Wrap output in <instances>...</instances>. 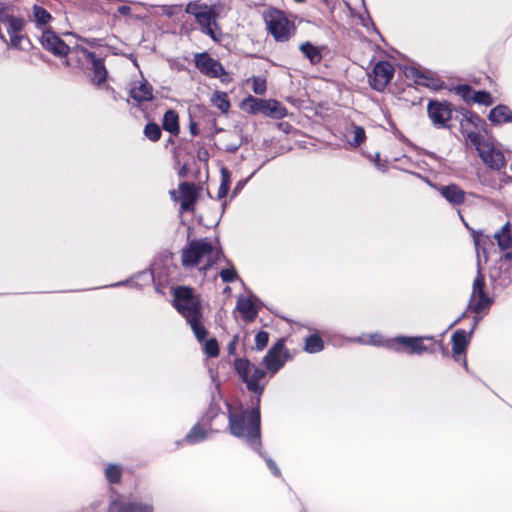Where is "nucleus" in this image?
<instances>
[{
	"mask_svg": "<svg viewBox=\"0 0 512 512\" xmlns=\"http://www.w3.org/2000/svg\"><path fill=\"white\" fill-rule=\"evenodd\" d=\"M394 67L388 61H379L368 75L370 86L376 91H383L394 76Z\"/></svg>",
	"mask_w": 512,
	"mask_h": 512,
	"instance_id": "9b49d317",
	"label": "nucleus"
},
{
	"mask_svg": "<svg viewBox=\"0 0 512 512\" xmlns=\"http://www.w3.org/2000/svg\"><path fill=\"white\" fill-rule=\"evenodd\" d=\"M461 113L463 115V118L460 120L461 132L468 137L469 132H475L474 130L469 129V126L471 125L477 129L482 122V119L477 114L469 112L465 109H462Z\"/></svg>",
	"mask_w": 512,
	"mask_h": 512,
	"instance_id": "bb28decb",
	"label": "nucleus"
},
{
	"mask_svg": "<svg viewBox=\"0 0 512 512\" xmlns=\"http://www.w3.org/2000/svg\"><path fill=\"white\" fill-rule=\"evenodd\" d=\"M209 6L204 3H200L199 1L189 2L186 6V13L193 15L196 17L197 13L203 12Z\"/></svg>",
	"mask_w": 512,
	"mask_h": 512,
	"instance_id": "49530a36",
	"label": "nucleus"
},
{
	"mask_svg": "<svg viewBox=\"0 0 512 512\" xmlns=\"http://www.w3.org/2000/svg\"><path fill=\"white\" fill-rule=\"evenodd\" d=\"M201 317L202 316H194L186 320L189 323L195 337L200 342L205 340L208 335L207 329L199 321Z\"/></svg>",
	"mask_w": 512,
	"mask_h": 512,
	"instance_id": "7c9ffc66",
	"label": "nucleus"
},
{
	"mask_svg": "<svg viewBox=\"0 0 512 512\" xmlns=\"http://www.w3.org/2000/svg\"><path fill=\"white\" fill-rule=\"evenodd\" d=\"M214 262L215 261H208L202 268L201 270L206 273L207 270H209L213 265H214Z\"/></svg>",
	"mask_w": 512,
	"mask_h": 512,
	"instance_id": "13d9d810",
	"label": "nucleus"
},
{
	"mask_svg": "<svg viewBox=\"0 0 512 512\" xmlns=\"http://www.w3.org/2000/svg\"><path fill=\"white\" fill-rule=\"evenodd\" d=\"M479 319H480V318H479V317H477V316H475V317H474V323H473V325H472L471 330L468 332V336H469V337H471V336H472V333H473V331H474L475 327L477 326Z\"/></svg>",
	"mask_w": 512,
	"mask_h": 512,
	"instance_id": "4d7b16f0",
	"label": "nucleus"
},
{
	"mask_svg": "<svg viewBox=\"0 0 512 512\" xmlns=\"http://www.w3.org/2000/svg\"><path fill=\"white\" fill-rule=\"evenodd\" d=\"M471 236L473 238L475 250H476V258H480V251L484 255L485 261L488 260V254L485 249V244L489 240L488 236H484L480 231H476L474 229H470Z\"/></svg>",
	"mask_w": 512,
	"mask_h": 512,
	"instance_id": "c85d7f7f",
	"label": "nucleus"
},
{
	"mask_svg": "<svg viewBox=\"0 0 512 512\" xmlns=\"http://www.w3.org/2000/svg\"><path fill=\"white\" fill-rule=\"evenodd\" d=\"M466 316V312H463L450 326H454L459 323Z\"/></svg>",
	"mask_w": 512,
	"mask_h": 512,
	"instance_id": "bf43d9fd",
	"label": "nucleus"
},
{
	"mask_svg": "<svg viewBox=\"0 0 512 512\" xmlns=\"http://www.w3.org/2000/svg\"><path fill=\"white\" fill-rule=\"evenodd\" d=\"M235 310L242 314L246 322H252L258 315V309L250 298L239 296L236 303Z\"/></svg>",
	"mask_w": 512,
	"mask_h": 512,
	"instance_id": "5701e85b",
	"label": "nucleus"
},
{
	"mask_svg": "<svg viewBox=\"0 0 512 512\" xmlns=\"http://www.w3.org/2000/svg\"><path fill=\"white\" fill-rule=\"evenodd\" d=\"M219 276L225 283H231L238 279L237 271L233 266L230 268L222 269L219 273Z\"/></svg>",
	"mask_w": 512,
	"mask_h": 512,
	"instance_id": "79ce46f5",
	"label": "nucleus"
},
{
	"mask_svg": "<svg viewBox=\"0 0 512 512\" xmlns=\"http://www.w3.org/2000/svg\"><path fill=\"white\" fill-rule=\"evenodd\" d=\"M472 100L475 103L483 104L485 106H490L494 102L493 96L488 91H484V90H479V91L474 92Z\"/></svg>",
	"mask_w": 512,
	"mask_h": 512,
	"instance_id": "58836bf2",
	"label": "nucleus"
},
{
	"mask_svg": "<svg viewBox=\"0 0 512 512\" xmlns=\"http://www.w3.org/2000/svg\"><path fill=\"white\" fill-rule=\"evenodd\" d=\"M494 238L500 249L507 250L512 248L511 224L507 221L502 228L494 234Z\"/></svg>",
	"mask_w": 512,
	"mask_h": 512,
	"instance_id": "cd10ccee",
	"label": "nucleus"
},
{
	"mask_svg": "<svg viewBox=\"0 0 512 512\" xmlns=\"http://www.w3.org/2000/svg\"><path fill=\"white\" fill-rule=\"evenodd\" d=\"M220 174H221V182H220V186L218 188V193H217L218 199H222L227 195V193L229 191V187H230V182H231V173L228 170V168L223 166L220 169Z\"/></svg>",
	"mask_w": 512,
	"mask_h": 512,
	"instance_id": "2f4dec72",
	"label": "nucleus"
},
{
	"mask_svg": "<svg viewBox=\"0 0 512 512\" xmlns=\"http://www.w3.org/2000/svg\"><path fill=\"white\" fill-rule=\"evenodd\" d=\"M324 348L322 338L317 334H312L306 338L305 350L308 353H318Z\"/></svg>",
	"mask_w": 512,
	"mask_h": 512,
	"instance_id": "72a5a7b5",
	"label": "nucleus"
},
{
	"mask_svg": "<svg viewBox=\"0 0 512 512\" xmlns=\"http://www.w3.org/2000/svg\"><path fill=\"white\" fill-rule=\"evenodd\" d=\"M205 353L209 357H217L219 355V345L215 338H211L205 342L204 345Z\"/></svg>",
	"mask_w": 512,
	"mask_h": 512,
	"instance_id": "c03bdc74",
	"label": "nucleus"
},
{
	"mask_svg": "<svg viewBox=\"0 0 512 512\" xmlns=\"http://www.w3.org/2000/svg\"><path fill=\"white\" fill-rule=\"evenodd\" d=\"M168 143H173V139L170 137L168 140H167Z\"/></svg>",
	"mask_w": 512,
	"mask_h": 512,
	"instance_id": "774afa93",
	"label": "nucleus"
},
{
	"mask_svg": "<svg viewBox=\"0 0 512 512\" xmlns=\"http://www.w3.org/2000/svg\"><path fill=\"white\" fill-rule=\"evenodd\" d=\"M468 139L475 147L481 160L493 170L502 169L506 162L503 153L486 141L479 133L469 132Z\"/></svg>",
	"mask_w": 512,
	"mask_h": 512,
	"instance_id": "20e7f679",
	"label": "nucleus"
},
{
	"mask_svg": "<svg viewBox=\"0 0 512 512\" xmlns=\"http://www.w3.org/2000/svg\"><path fill=\"white\" fill-rule=\"evenodd\" d=\"M220 255H221L222 257H224V255L222 254V251H218V252H217V258H218V259H219V256H220Z\"/></svg>",
	"mask_w": 512,
	"mask_h": 512,
	"instance_id": "338daca9",
	"label": "nucleus"
},
{
	"mask_svg": "<svg viewBox=\"0 0 512 512\" xmlns=\"http://www.w3.org/2000/svg\"><path fill=\"white\" fill-rule=\"evenodd\" d=\"M40 42L45 50L59 57L67 56L70 51L69 46L51 30L43 31Z\"/></svg>",
	"mask_w": 512,
	"mask_h": 512,
	"instance_id": "ddd939ff",
	"label": "nucleus"
},
{
	"mask_svg": "<svg viewBox=\"0 0 512 512\" xmlns=\"http://www.w3.org/2000/svg\"><path fill=\"white\" fill-rule=\"evenodd\" d=\"M236 347L237 345L234 344V342H229L228 345H227V351L230 355H235L236 354Z\"/></svg>",
	"mask_w": 512,
	"mask_h": 512,
	"instance_id": "6e6d98bb",
	"label": "nucleus"
},
{
	"mask_svg": "<svg viewBox=\"0 0 512 512\" xmlns=\"http://www.w3.org/2000/svg\"><path fill=\"white\" fill-rule=\"evenodd\" d=\"M247 443L250 446H252L265 459V462H266L268 468L273 473V475H275L277 477L281 475L280 469L278 468V466L274 462V460L272 458L268 457V456H265L264 453L261 451V444L259 446H257L256 443H254L253 445L250 444L248 441H247Z\"/></svg>",
	"mask_w": 512,
	"mask_h": 512,
	"instance_id": "ea45409f",
	"label": "nucleus"
},
{
	"mask_svg": "<svg viewBox=\"0 0 512 512\" xmlns=\"http://www.w3.org/2000/svg\"><path fill=\"white\" fill-rule=\"evenodd\" d=\"M109 512H153V507L149 504H143L135 501L116 499L111 501Z\"/></svg>",
	"mask_w": 512,
	"mask_h": 512,
	"instance_id": "dca6fc26",
	"label": "nucleus"
},
{
	"mask_svg": "<svg viewBox=\"0 0 512 512\" xmlns=\"http://www.w3.org/2000/svg\"><path fill=\"white\" fill-rule=\"evenodd\" d=\"M253 91L255 94L262 95L266 91V81L259 77L253 79Z\"/></svg>",
	"mask_w": 512,
	"mask_h": 512,
	"instance_id": "09e8293b",
	"label": "nucleus"
},
{
	"mask_svg": "<svg viewBox=\"0 0 512 512\" xmlns=\"http://www.w3.org/2000/svg\"><path fill=\"white\" fill-rule=\"evenodd\" d=\"M353 135V140L349 141V143L354 147H358L366 138L363 127L358 125L353 126Z\"/></svg>",
	"mask_w": 512,
	"mask_h": 512,
	"instance_id": "37998d69",
	"label": "nucleus"
},
{
	"mask_svg": "<svg viewBox=\"0 0 512 512\" xmlns=\"http://www.w3.org/2000/svg\"><path fill=\"white\" fill-rule=\"evenodd\" d=\"M153 88L152 86L146 81L143 80L138 85H134L131 87L129 91V95L132 99L137 101L138 103L145 102V101H152L153 100Z\"/></svg>",
	"mask_w": 512,
	"mask_h": 512,
	"instance_id": "b1692460",
	"label": "nucleus"
},
{
	"mask_svg": "<svg viewBox=\"0 0 512 512\" xmlns=\"http://www.w3.org/2000/svg\"><path fill=\"white\" fill-rule=\"evenodd\" d=\"M264 19L268 32L277 42H286L295 34L294 22L289 20L281 10L270 9L264 15Z\"/></svg>",
	"mask_w": 512,
	"mask_h": 512,
	"instance_id": "7ed1b4c3",
	"label": "nucleus"
},
{
	"mask_svg": "<svg viewBox=\"0 0 512 512\" xmlns=\"http://www.w3.org/2000/svg\"><path fill=\"white\" fill-rule=\"evenodd\" d=\"M144 135L151 141L156 142L161 138L162 132L159 125L155 122H149L144 127Z\"/></svg>",
	"mask_w": 512,
	"mask_h": 512,
	"instance_id": "c9c22d12",
	"label": "nucleus"
},
{
	"mask_svg": "<svg viewBox=\"0 0 512 512\" xmlns=\"http://www.w3.org/2000/svg\"><path fill=\"white\" fill-rule=\"evenodd\" d=\"M250 370L252 373H248L243 382L247 389L256 395L251 399L252 407L235 413L232 411L231 405L227 403L228 427L233 436L245 438L250 444L256 443L259 446L261 438L260 398L266 384V382L261 384V380L265 378L266 371L255 365H252Z\"/></svg>",
	"mask_w": 512,
	"mask_h": 512,
	"instance_id": "f257e3e1",
	"label": "nucleus"
},
{
	"mask_svg": "<svg viewBox=\"0 0 512 512\" xmlns=\"http://www.w3.org/2000/svg\"><path fill=\"white\" fill-rule=\"evenodd\" d=\"M230 342H234V344H236V345H237V344H238V342H239V335H238V334H235V335L233 336V338L230 340Z\"/></svg>",
	"mask_w": 512,
	"mask_h": 512,
	"instance_id": "0e129e2a",
	"label": "nucleus"
},
{
	"mask_svg": "<svg viewBox=\"0 0 512 512\" xmlns=\"http://www.w3.org/2000/svg\"><path fill=\"white\" fill-rule=\"evenodd\" d=\"M299 50L302 52L304 57L309 60L311 65H317L323 59V55L319 47L315 46L309 41L301 43Z\"/></svg>",
	"mask_w": 512,
	"mask_h": 512,
	"instance_id": "393cba45",
	"label": "nucleus"
},
{
	"mask_svg": "<svg viewBox=\"0 0 512 512\" xmlns=\"http://www.w3.org/2000/svg\"><path fill=\"white\" fill-rule=\"evenodd\" d=\"M503 259L512 260V251H508L503 255Z\"/></svg>",
	"mask_w": 512,
	"mask_h": 512,
	"instance_id": "052dcab7",
	"label": "nucleus"
},
{
	"mask_svg": "<svg viewBox=\"0 0 512 512\" xmlns=\"http://www.w3.org/2000/svg\"><path fill=\"white\" fill-rule=\"evenodd\" d=\"M405 76L412 79L417 85L425 86L428 88L438 89L439 80L426 75L415 67H409L405 70Z\"/></svg>",
	"mask_w": 512,
	"mask_h": 512,
	"instance_id": "412c9836",
	"label": "nucleus"
},
{
	"mask_svg": "<svg viewBox=\"0 0 512 512\" xmlns=\"http://www.w3.org/2000/svg\"><path fill=\"white\" fill-rule=\"evenodd\" d=\"M477 274L473 281L468 309L476 314L490 307L492 299L485 292V277L482 273L481 260L477 257Z\"/></svg>",
	"mask_w": 512,
	"mask_h": 512,
	"instance_id": "423d86ee",
	"label": "nucleus"
},
{
	"mask_svg": "<svg viewBox=\"0 0 512 512\" xmlns=\"http://www.w3.org/2000/svg\"><path fill=\"white\" fill-rule=\"evenodd\" d=\"M206 437H207V433H206L205 429L202 428L199 423H197L187 433V435L185 437V441H187L191 444H195V443L203 441L204 439H206Z\"/></svg>",
	"mask_w": 512,
	"mask_h": 512,
	"instance_id": "473e14b6",
	"label": "nucleus"
},
{
	"mask_svg": "<svg viewBox=\"0 0 512 512\" xmlns=\"http://www.w3.org/2000/svg\"><path fill=\"white\" fill-rule=\"evenodd\" d=\"M79 51L83 54L86 60H88L92 64V82L96 85H101L104 82H106L108 72L106 70L104 60L102 58H97L94 52L89 51L86 48H79Z\"/></svg>",
	"mask_w": 512,
	"mask_h": 512,
	"instance_id": "2eb2a0df",
	"label": "nucleus"
},
{
	"mask_svg": "<svg viewBox=\"0 0 512 512\" xmlns=\"http://www.w3.org/2000/svg\"><path fill=\"white\" fill-rule=\"evenodd\" d=\"M489 121L494 125L512 122V110L505 104H498L488 114Z\"/></svg>",
	"mask_w": 512,
	"mask_h": 512,
	"instance_id": "4be33fe9",
	"label": "nucleus"
},
{
	"mask_svg": "<svg viewBox=\"0 0 512 512\" xmlns=\"http://www.w3.org/2000/svg\"><path fill=\"white\" fill-rule=\"evenodd\" d=\"M186 172H187V168H186V166H183V167L180 169V171H179V175H180L181 177H185V176H186Z\"/></svg>",
	"mask_w": 512,
	"mask_h": 512,
	"instance_id": "680f3d73",
	"label": "nucleus"
},
{
	"mask_svg": "<svg viewBox=\"0 0 512 512\" xmlns=\"http://www.w3.org/2000/svg\"><path fill=\"white\" fill-rule=\"evenodd\" d=\"M33 15H34L35 21L40 25L47 24L51 19L50 13L46 9H44L43 7L38 6V5H34Z\"/></svg>",
	"mask_w": 512,
	"mask_h": 512,
	"instance_id": "4c0bfd02",
	"label": "nucleus"
},
{
	"mask_svg": "<svg viewBox=\"0 0 512 512\" xmlns=\"http://www.w3.org/2000/svg\"><path fill=\"white\" fill-rule=\"evenodd\" d=\"M246 182L247 180H240L234 187L233 195H236L239 191H241L242 188L245 186Z\"/></svg>",
	"mask_w": 512,
	"mask_h": 512,
	"instance_id": "5fc2aeb1",
	"label": "nucleus"
},
{
	"mask_svg": "<svg viewBox=\"0 0 512 512\" xmlns=\"http://www.w3.org/2000/svg\"><path fill=\"white\" fill-rule=\"evenodd\" d=\"M122 471L120 466L110 464L105 469V476L111 484L119 483L121 480Z\"/></svg>",
	"mask_w": 512,
	"mask_h": 512,
	"instance_id": "e433bc0d",
	"label": "nucleus"
},
{
	"mask_svg": "<svg viewBox=\"0 0 512 512\" xmlns=\"http://www.w3.org/2000/svg\"><path fill=\"white\" fill-rule=\"evenodd\" d=\"M251 367L252 365L246 358H236L234 361V369L242 381L247 378V374L250 373Z\"/></svg>",
	"mask_w": 512,
	"mask_h": 512,
	"instance_id": "f704fd0d",
	"label": "nucleus"
},
{
	"mask_svg": "<svg viewBox=\"0 0 512 512\" xmlns=\"http://www.w3.org/2000/svg\"><path fill=\"white\" fill-rule=\"evenodd\" d=\"M162 127L171 135L177 136L179 134V116L175 110L169 109L164 113Z\"/></svg>",
	"mask_w": 512,
	"mask_h": 512,
	"instance_id": "a878e982",
	"label": "nucleus"
},
{
	"mask_svg": "<svg viewBox=\"0 0 512 512\" xmlns=\"http://www.w3.org/2000/svg\"><path fill=\"white\" fill-rule=\"evenodd\" d=\"M241 143H230L225 146V151L230 153H236L240 148Z\"/></svg>",
	"mask_w": 512,
	"mask_h": 512,
	"instance_id": "8fccbe9b",
	"label": "nucleus"
},
{
	"mask_svg": "<svg viewBox=\"0 0 512 512\" xmlns=\"http://www.w3.org/2000/svg\"><path fill=\"white\" fill-rule=\"evenodd\" d=\"M0 21L6 27L11 47L20 49L22 40L29 41L27 36L23 34L25 22L22 18L0 12Z\"/></svg>",
	"mask_w": 512,
	"mask_h": 512,
	"instance_id": "9d476101",
	"label": "nucleus"
},
{
	"mask_svg": "<svg viewBox=\"0 0 512 512\" xmlns=\"http://www.w3.org/2000/svg\"><path fill=\"white\" fill-rule=\"evenodd\" d=\"M211 103L217 107L222 113L228 112L230 109V101L228 95L225 92L216 91L211 96Z\"/></svg>",
	"mask_w": 512,
	"mask_h": 512,
	"instance_id": "c756f323",
	"label": "nucleus"
},
{
	"mask_svg": "<svg viewBox=\"0 0 512 512\" xmlns=\"http://www.w3.org/2000/svg\"><path fill=\"white\" fill-rule=\"evenodd\" d=\"M242 106L250 114L261 113L275 119H281L287 114L285 106L279 101L272 99L266 100L248 96L242 102Z\"/></svg>",
	"mask_w": 512,
	"mask_h": 512,
	"instance_id": "39448f33",
	"label": "nucleus"
},
{
	"mask_svg": "<svg viewBox=\"0 0 512 512\" xmlns=\"http://www.w3.org/2000/svg\"><path fill=\"white\" fill-rule=\"evenodd\" d=\"M173 306L187 320L194 316H202L199 296L193 288L188 286H176L172 291Z\"/></svg>",
	"mask_w": 512,
	"mask_h": 512,
	"instance_id": "f03ea898",
	"label": "nucleus"
},
{
	"mask_svg": "<svg viewBox=\"0 0 512 512\" xmlns=\"http://www.w3.org/2000/svg\"><path fill=\"white\" fill-rule=\"evenodd\" d=\"M438 191L453 206H459L465 201V192L454 183L440 186Z\"/></svg>",
	"mask_w": 512,
	"mask_h": 512,
	"instance_id": "6ab92c4d",
	"label": "nucleus"
},
{
	"mask_svg": "<svg viewBox=\"0 0 512 512\" xmlns=\"http://www.w3.org/2000/svg\"><path fill=\"white\" fill-rule=\"evenodd\" d=\"M197 155H198V159H199L200 161H205V160H207V159H208V157H209L208 151H207V150H205V149H200V150L198 151V154H197Z\"/></svg>",
	"mask_w": 512,
	"mask_h": 512,
	"instance_id": "864d4df0",
	"label": "nucleus"
},
{
	"mask_svg": "<svg viewBox=\"0 0 512 512\" xmlns=\"http://www.w3.org/2000/svg\"><path fill=\"white\" fill-rule=\"evenodd\" d=\"M216 13L212 7H208L203 12L197 13L195 19L197 23L202 27V32L210 36L213 40H217L215 31L211 25L216 24L215 22Z\"/></svg>",
	"mask_w": 512,
	"mask_h": 512,
	"instance_id": "aec40b11",
	"label": "nucleus"
},
{
	"mask_svg": "<svg viewBox=\"0 0 512 512\" xmlns=\"http://www.w3.org/2000/svg\"><path fill=\"white\" fill-rule=\"evenodd\" d=\"M396 343L404 346L410 354H422L424 352H434V344L430 347L426 346L423 343V338L421 337H406L400 336L396 338Z\"/></svg>",
	"mask_w": 512,
	"mask_h": 512,
	"instance_id": "f3484780",
	"label": "nucleus"
},
{
	"mask_svg": "<svg viewBox=\"0 0 512 512\" xmlns=\"http://www.w3.org/2000/svg\"><path fill=\"white\" fill-rule=\"evenodd\" d=\"M189 130L192 136H197L199 134L197 122L191 120L189 123Z\"/></svg>",
	"mask_w": 512,
	"mask_h": 512,
	"instance_id": "3c124183",
	"label": "nucleus"
},
{
	"mask_svg": "<svg viewBox=\"0 0 512 512\" xmlns=\"http://www.w3.org/2000/svg\"><path fill=\"white\" fill-rule=\"evenodd\" d=\"M470 338L471 337L468 336V333L462 329L456 330L451 338L454 360L456 362H461L466 370L468 369V365L465 357V351Z\"/></svg>",
	"mask_w": 512,
	"mask_h": 512,
	"instance_id": "4468645a",
	"label": "nucleus"
},
{
	"mask_svg": "<svg viewBox=\"0 0 512 512\" xmlns=\"http://www.w3.org/2000/svg\"><path fill=\"white\" fill-rule=\"evenodd\" d=\"M164 13L165 15H167L168 17H171L173 15V12L171 10V7H167L165 10H164Z\"/></svg>",
	"mask_w": 512,
	"mask_h": 512,
	"instance_id": "e2e57ef3",
	"label": "nucleus"
},
{
	"mask_svg": "<svg viewBox=\"0 0 512 512\" xmlns=\"http://www.w3.org/2000/svg\"><path fill=\"white\" fill-rule=\"evenodd\" d=\"M118 13L122 16H127L129 15L130 11H131V8L129 6H126V5H122V6H119L118 9H117Z\"/></svg>",
	"mask_w": 512,
	"mask_h": 512,
	"instance_id": "603ef678",
	"label": "nucleus"
},
{
	"mask_svg": "<svg viewBox=\"0 0 512 512\" xmlns=\"http://www.w3.org/2000/svg\"><path fill=\"white\" fill-rule=\"evenodd\" d=\"M231 292V288L229 286H226L224 289H223V293L224 294H229Z\"/></svg>",
	"mask_w": 512,
	"mask_h": 512,
	"instance_id": "69168bd1",
	"label": "nucleus"
},
{
	"mask_svg": "<svg viewBox=\"0 0 512 512\" xmlns=\"http://www.w3.org/2000/svg\"><path fill=\"white\" fill-rule=\"evenodd\" d=\"M220 411H221V408H220L219 404L215 403L214 401H211L205 414H204L203 419L210 423L213 419H215L217 417V415L219 414Z\"/></svg>",
	"mask_w": 512,
	"mask_h": 512,
	"instance_id": "a18cd8bd",
	"label": "nucleus"
},
{
	"mask_svg": "<svg viewBox=\"0 0 512 512\" xmlns=\"http://www.w3.org/2000/svg\"><path fill=\"white\" fill-rule=\"evenodd\" d=\"M194 61L198 70L206 76L211 78H218L226 74L222 64L218 60L212 58L206 52L195 54Z\"/></svg>",
	"mask_w": 512,
	"mask_h": 512,
	"instance_id": "f8f14e48",
	"label": "nucleus"
},
{
	"mask_svg": "<svg viewBox=\"0 0 512 512\" xmlns=\"http://www.w3.org/2000/svg\"><path fill=\"white\" fill-rule=\"evenodd\" d=\"M181 193L180 207L182 211H192L197 200V188L194 183L182 182L179 184Z\"/></svg>",
	"mask_w": 512,
	"mask_h": 512,
	"instance_id": "a211bd4d",
	"label": "nucleus"
},
{
	"mask_svg": "<svg viewBox=\"0 0 512 512\" xmlns=\"http://www.w3.org/2000/svg\"><path fill=\"white\" fill-rule=\"evenodd\" d=\"M455 93L457 95H459L463 100L465 101H469L470 99H472L470 97V94H471V91H472V88L470 85L468 84H461V85H457L455 88Z\"/></svg>",
	"mask_w": 512,
	"mask_h": 512,
	"instance_id": "de8ad7c7",
	"label": "nucleus"
},
{
	"mask_svg": "<svg viewBox=\"0 0 512 512\" xmlns=\"http://www.w3.org/2000/svg\"><path fill=\"white\" fill-rule=\"evenodd\" d=\"M427 114L437 129L450 128L453 106L449 101L430 100L427 105Z\"/></svg>",
	"mask_w": 512,
	"mask_h": 512,
	"instance_id": "6e6552de",
	"label": "nucleus"
},
{
	"mask_svg": "<svg viewBox=\"0 0 512 512\" xmlns=\"http://www.w3.org/2000/svg\"><path fill=\"white\" fill-rule=\"evenodd\" d=\"M268 341L269 333L266 331H259L255 336L254 349L257 351H262L267 346Z\"/></svg>",
	"mask_w": 512,
	"mask_h": 512,
	"instance_id": "a19ab883",
	"label": "nucleus"
},
{
	"mask_svg": "<svg viewBox=\"0 0 512 512\" xmlns=\"http://www.w3.org/2000/svg\"><path fill=\"white\" fill-rule=\"evenodd\" d=\"M212 251L213 246L207 238L190 240L181 250V264L185 268L196 267L200 260L204 256L210 255Z\"/></svg>",
	"mask_w": 512,
	"mask_h": 512,
	"instance_id": "0eeeda50",
	"label": "nucleus"
},
{
	"mask_svg": "<svg viewBox=\"0 0 512 512\" xmlns=\"http://www.w3.org/2000/svg\"><path fill=\"white\" fill-rule=\"evenodd\" d=\"M290 359L289 351L285 348V339L279 338L263 358V364L272 375L277 373Z\"/></svg>",
	"mask_w": 512,
	"mask_h": 512,
	"instance_id": "1a4fd4ad",
	"label": "nucleus"
}]
</instances>
